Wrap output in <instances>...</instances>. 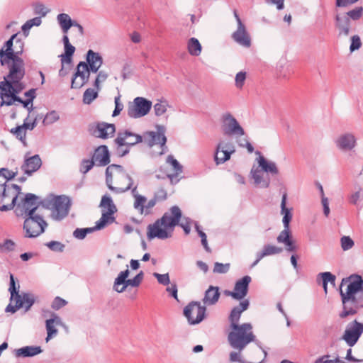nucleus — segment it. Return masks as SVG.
I'll return each instance as SVG.
<instances>
[{
  "mask_svg": "<svg viewBox=\"0 0 363 363\" xmlns=\"http://www.w3.org/2000/svg\"><path fill=\"white\" fill-rule=\"evenodd\" d=\"M95 165L104 167L110 162V155L108 147L106 145H101L96 149L93 157Z\"/></svg>",
  "mask_w": 363,
  "mask_h": 363,
  "instance_id": "nucleus-34",
  "label": "nucleus"
},
{
  "mask_svg": "<svg viewBox=\"0 0 363 363\" xmlns=\"http://www.w3.org/2000/svg\"><path fill=\"white\" fill-rule=\"evenodd\" d=\"M363 333V323L354 320L349 323L342 336L346 344L350 347H353L359 340Z\"/></svg>",
  "mask_w": 363,
  "mask_h": 363,
  "instance_id": "nucleus-17",
  "label": "nucleus"
},
{
  "mask_svg": "<svg viewBox=\"0 0 363 363\" xmlns=\"http://www.w3.org/2000/svg\"><path fill=\"white\" fill-rule=\"evenodd\" d=\"M85 62H80L77 66V71L74 74L71 82L72 89H80L88 82L91 72Z\"/></svg>",
  "mask_w": 363,
  "mask_h": 363,
  "instance_id": "nucleus-20",
  "label": "nucleus"
},
{
  "mask_svg": "<svg viewBox=\"0 0 363 363\" xmlns=\"http://www.w3.org/2000/svg\"><path fill=\"white\" fill-rule=\"evenodd\" d=\"M228 342L233 349L244 350L250 343L257 340L253 332V326L250 323L229 326Z\"/></svg>",
  "mask_w": 363,
  "mask_h": 363,
  "instance_id": "nucleus-3",
  "label": "nucleus"
},
{
  "mask_svg": "<svg viewBox=\"0 0 363 363\" xmlns=\"http://www.w3.org/2000/svg\"><path fill=\"white\" fill-rule=\"evenodd\" d=\"M41 165L42 160L38 155L29 156V153L27 152L24 156V162L21 165V169L25 174L31 176L40 168Z\"/></svg>",
  "mask_w": 363,
  "mask_h": 363,
  "instance_id": "nucleus-26",
  "label": "nucleus"
},
{
  "mask_svg": "<svg viewBox=\"0 0 363 363\" xmlns=\"http://www.w3.org/2000/svg\"><path fill=\"white\" fill-rule=\"evenodd\" d=\"M55 325H64L61 318L56 314L52 313V318L45 321V327L47 330L46 342H49L53 336L57 334V330Z\"/></svg>",
  "mask_w": 363,
  "mask_h": 363,
  "instance_id": "nucleus-35",
  "label": "nucleus"
},
{
  "mask_svg": "<svg viewBox=\"0 0 363 363\" xmlns=\"http://www.w3.org/2000/svg\"><path fill=\"white\" fill-rule=\"evenodd\" d=\"M43 352L40 346H25L15 350L17 357H31Z\"/></svg>",
  "mask_w": 363,
  "mask_h": 363,
  "instance_id": "nucleus-37",
  "label": "nucleus"
},
{
  "mask_svg": "<svg viewBox=\"0 0 363 363\" xmlns=\"http://www.w3.org/2000/svg\"><path fill=\"white\" fill-rule=\"evenodd\" d=\"M182 217V211L177 206H174L170 208L169 212H166L158 219L164 227H167L170 231H173V228L178 225Z\"/></svg>",
  "mask_w": 363,
  "mask_h": 363,
  "instance_id": "nucleus-24",
  "label": "nucleus"
},
{
  "mask_svg": "<svg viewBox=\"0 0 363 363\" xmlns=\"http://www.w3.org/2000/svg\"><path fill=\"white\" fill-rule=\"evenodd\" d=\"M106 183L113 192L122 194L131 189L133 179L122 166L111 164L106 169Z\"/></svg>",
  "mask_w": 363,
  "mask_h": 363,
  "instance_id": "nucleus-2",
  "label": "nucleus"
},
{
  "mask_svg": "<svg viewBox=\"0 0 363 363\" xmlns=\"http://www.w3.org/2000/svg\"><path fill=\"white\" fill-rule=\"evenodd\" d=\"M235 152V147L230 141H220L216 147L214 160L216 164H223L229 160L233 153Z\"/></svg>",
  "mask_w": 363,
  "mask_h": 363,
  "instance_id": "nucleus-19",
  "label": "nucleus"
},
{
  "mask_svg": "<svg viewBox=\"0 0 363 363\" xmlns=\"http://www.w3.org/2000/svg\"><path fill=\"white\" fill-rule=\"evenodd\" d=\"M97 89L88 88L85 90L83 94V103L84 104H90L96 99L99 96V91Z\"/></svg>",
  "mask_w": 363,
  "mask_h": 363,
  "instance_id": "nucleus-42",
  "label": "nucleus"
},
{
  "mask_svg": "<svg viewBox=\"0 0 363 363\" xmlns=\"http://www.w3.org/2000/svg\"><path fill=\"white\" fill-rule=\"evenodd\" d=\"M86 65L92 73H96L103 65V58L100 53L89 50L86 56Z\"/></svg>",
  "mask_w": 363,
  "mask_h": 363,
  "instance_id": "nucleus-33",
  "label": "nucleus"
},
{
  "mask_svg": "<svg viewBox=\"0 0 363 363\" xmlns=\"http://www.w3.org/2000/svg\"><path fill=\"white\" fill-rule=\"evenodd\" d=\"M67 304V301L59 296L54 298L51 307L54 310H59Z\"/></svg>",
  "mask_w": 363,
  "mask_h": 363,
  "instance_id": "nucleus-63",
  "label": "nucleus"
},
{
  "mask_svg": "<svg viewBox=\"0 0 363 363\" xmlns=\"http://www.w3.org/2000/svg\"><path fill=\"white\" fill-rule=\"evenodd\" d=\"M154 277H155L157 281L164 286H167L170 284L169 276L168 273L166 274H159L157 272L153 273Z\"/></svg>",
  "mask_w": 363,
  "mask_h": 363,
  "instance_id": "nucleus-59",
  "label": "nucleus"
},
{
  "mask_svg": "<svg viewBox=\"0 0 363 363\" xmlns=\"http://www.w3.org/2000/svg\"><path fill=\"white\" fill-rule=\"evenodd\" d=\"M10 133L18 139L24 146L27 145L26 140V131L22 128L21 125H18L17 127L11 129Z\"/></svg>",
  "mask_w": 363,
  "mask_h": 363,
  "instance_id": "nucleus-45",
  "label": "nucleus"
},
{
  "mask_svg": "<svg viewBox=\"0 0 363 363\" xmlns=\"http://www.w3.org/2000/svg\"><path fill=\"white\" fill-rule=\"evenodd\" d=\"M277 241L278 243L284 244L285 250L287 252H295L297 250V246L295 245V242L292 239L289 227H284V230H281L277 236Z\"/></svg>",
  "mask_w": 363,
  "mask_h": 363,
  "instance_id": "nucleus-31",
  "label": "nucleus"
},
{
  "mask_svg": "<svg viewBox=\"0 0 363 363\" xmlns=\"http://www.w3.org/2000/svg\"><path fill=\"white\" fill-rule=\"evenodd\" d=\"M19 285L16 286L14 277L12 274H10V284L9 291L11 294L10 302L13 303L15 298H19Z\"/></svg>",
  "mask_w": 363,
  "mask_h": 363,
  "instance_id": "nucleus-44",
  "label": "nucleus"
},
{
  "mask_svg": "<svg viewBox=\"0 0 363 363\" xmlns=\"http://www.w3.org/2000/svg\"><path fill=\"white\" fill-rule=\"evenodd\" d=\"M94 165H95V163L92 159L91 160H84L81 163L80 171L83 174H86L93 167Z\"/></svg>",
  "mask_w": 363,
  "mask_h": 363,
  "instance_id": "nucleus-62",
  "label": "nucleus"
},
{
  "mask_svg": "<svg viewBox=\"0 0 363 363\" xmlns=\"http://www.w3.org/2000/svg\"><path fill=\"white\" fill-rule=\"evenodd\" d=\"M49 10L42 4H37L34 6V13L44 17L47 15Z\"/></svg>",
  "mask_w": 363,
  "mask_h": 363,
  "instance_id": "nucleus-64",
  "label": "nucleus"
},
{
  "mask_svg": "<svg viewBox=\"0 0 363 363\" xmlns=\"http://www.w3.org/2000/svg\"><path fill=\"white\" fill-rule=\"evenodd\" d=\"M25 89V85L21 81L18 82H0L1 106H11L16 101H20L18 94Z\"/></svg>",
  "mask_w": 363,
  "mask_h": 363,
  "instance_id": "nucleus-7",
  "label": "nucleus"
},
{
  "mask_svg": "<svg viewBox=\"0 0 363 363\" xmlns=\"http://www.w3.org/2000/svg\"><path fill=\"white\" fill-rule=\"evenodd\" d=\"M18 34H13L9 40H8L4 46L6 48L4 55L6 60H13V58L19 57L23 50V42L17 38Z\"/></svg>",
  "mask_w": 363,
  "mask_h": 363,
  "instance_id": "nucleus-18",
  "label": "nucleus"
},
{
  "mask_svg": "<svg viewBox=\"0 0 363 363\" xmlns=\"http://www.w3.org/2000/svg\"><path fill=\"white\" fill-rule=\"evenodd\" d=\"M340 294L342 303L341 318L353 315L363 308V279L360 275L352 274L342 279Z\"/></svg>",
  "mask_w": 363,
  "mask_h": 363,
  "instance_id": "nucleus-1",
  "label": "nucleus"
},
{
  "mask_svg": "<svg viewBox=\"0 0 363 363\" xmlns=\"http://www.w3.org/2000/svg\"><path fill=\"white\" fill-rule=\"evenodd\" d=\"M147 199L144 196H138L135 198V202L133 204L134 208L138 210L140 214H143L145 211V205Z\"/></svg>",
  "mask_w": 363,
  "mask_h": 363,
  "instance_id": "nucleus-50",
  "label": "nucleus"
},
{
  "mask_svg": "<svg viewBox=\"0 0 363 363\" xmlns=\"http://www.w3.org/2000/svg\"><path fill=\"white\" fill-rule=\"evenodd\" d=\"M157 131H147L143 135V142L152 147L155 145H160L162 151L160 155L164 154L167 150L166 146L167 138L165 136L166 128L164 125H157L156 126Z\"/></svg>",
  "mask_w": 363,
  "mask_h": 363,
  "instance_id": "nucleus-12",
  "label": "nucleus"
},
{
  "mask_svg": "<svg viewBox=\"0 0 363 363\" xmlns=\"http://www.w3.org/2000/svg\"><path fill=\"white\" fill-rule=\"evenodd\" d=\"M335 28L339 36L347 37L349 35L351 28V20L344 13H337L335 15Z\"/></svg>",
  "mask_w": 363,
  "mask_h": 363,
  "instance_id": "nucleus-28",
  "label": "nucleus"
},
{
  "mask_svg": "<svg viewBox=\"0 0 363 363\" xmlns=\"http://www.w3.org/2000/svg\"><path fill=\"white\" fill-rule=\"evenodd\" d=\"M262 250L265 254V256L280 254L283 251V249L281 247L272 245H264Z\"/></svg>",
  "mask_w": 363,
  "mask_h": 363,
  "instance_id": "nucleus-49",
  "label": "nucleus"
},
{
  "mask_svg": "<svg viewBox=\"0 0 363 363\" xmlns=\"http://www.w3.org/2000/svg\"><path fill=\"white\" fill-rule=\"evenodd\" d=\"M341 247L344 251L350 250L354 245V241L349 236H343L340 239Z\"/></svg>",
  "mask_w": 363,
  "mask_h": 363,
  "instance_id": "nucleus-57",
  "label": "nucleus"
},
{
  "mask_svg": "<svg viewBox=\"0 0 363 363\" xmlns=\"http://www.w3.org/2000/svg\"><path fill=\"white\" fill-rule=\"evenodd\" d=\"M256 154L260 155V152L257 151ZM257 162L261 169L259 167L252 168L250 172L251 176L256 185L262 188H268L270 185V179L268 176L264 177L262 172L272 175H277L279 169L277 164L273 161L266 160L262 155H259L257 158Z\"/></svg>",
  "mask_w": 363,
  "mask_h": 363,
  "instance_id": "nucleus-5",
  "label": "nucleus"
},
{
  "mask_svg": "<svg viewBox=\"0 0 363 363\" xmlns=\"http://www.w3.org/2000/svg\"><path fill=\"white\" fill-rule=\"evenodd\" d=\"M169 106L167 101H158L154 105V111L157 116H161L166 113Z\"/></svg>",
  "mask_w": 363,
  "mask_h": 363,
  "instance_id": "nucleus-48",
  "label": "nucleus"
},
{
  "mask_svg": "<svg viewBox=\"0 0 363 363\" xmlns=\"http://www.w3.org/2000/svg\"><path fill=\"white\" fill-rule=\"evenodd\" d=\"M100 207L101 208V217L96 222L94 226L96 230L104 228L106 225L113 223L115 221L113 214L117 211L116 206L111 196L104 195L101 201Z\"/></svg>",
  "mask_w": 363,
  "mask_h": 363,
  "instance_id": "nucleus-8",
  "label": "nucleus"
},
{
  "mask_svg": "<svg viewBox=\"0 0 363 363\" xmlns=\"http://www.w3.org/2000/svg\"><path fill=\"white\" fill-rule=\"evenodd\" d=\"M116 132L114 124L105 122L98 123L93 130V135L97 138L106 139L111 138Z\"/></svg>",
  "mask_w": 363,
  "mask_h": 363,
  "instance_id": "nucleus-30",
  "label": "nucleus"
},
{
  "mask_svg": "<svg viewBox=\"0 0 363 363\" xmlns=\"http://www.w3.org/2000/svg\"><path fill=\"white\" fill-rule=\"evenodd\" d=\"M42 206L51 211L50 217L52 220L60 221L67 216L71 201L64 195L50 196L43 200Z\"/></svg>",
  "mask_w": 363,
  "mask_h": 363,
  "instance_id": "nucleus-4",
  "label": "nucleus"
},
{
  "mask_svg": "<svg viewBox=\"0 0 363 363\" xmlns=\"http://www.w3.org/2000/svg\"><path fill=\"white\" fill-rule=\"evenodd\" d=\"M336 146L342 151H350L357 145V139L352 133L341 135L335 141Z\"/></svg>",
  "mask_w": 363,
  "mask_h": 363,
  "instance_id": "nucleus-32",
  "label": "nucleus"
},
{
  "mask_svg": "<svg viewBox=\"0 0 363 363\" xmlns=\"http://www.w3.org/2000/svg\"><path fill=\"white\" fill-rule=\"evenodd\" d=\"M23 229L28 238H36L45 232L48 223L38 214L24 217Z\"/></svg>",
  "mask_w": 363,
  "mask_h": 363,
  "instance_id": "nucleus-11",
  "label": "nucleus"
},
{
  "mask_svg": "<svg viewBox=\"0 0 363 363\" xmlns=\"http://www.w3.org/2000/svg\"><path fill=\"white\" fill-rule=\"evenodd\" d=\"M362 46L361 39L359 35H355L351 38V44L350 46V52L359 50Z\"/></svg>",
  "mask_w": 363,
  "mask_h": 363,
  "instance_id": "nucleus-61",
  "label": "nucleus"
},
{
  "mask_svg": "<svg viewBox=\"0 0 363 363\" xmlns=\"http://www.w3.org/2000/svg\"><path fill=\"white\" fill-rule=\"evenodd\" d=\"M62 41L65 48V54L67 57H72L75 51V48L69 43V38L65 35L62 38Z\"/></svg>",
  "mask_w": 363,
  "mask_h": 363,
  "instance_id": "nucleus-51",
  "label": "nucleus"
},
{
  "mask_svg": "<svg viewBox=\"0 0 363 363\" xmlns=\"http://www.w3.org/2000/svg\"><path fill=\"white\" fill-rule=\"evenodd\" d=\"M57 21L65 35L72 26L77 24V21H72L68 14L64 13L57 15Z\"/></svg>",
  "mask_w": 363,
  "mask_h": 363,
  "instance_id": "nucleus-39",
  "label": "nucleus"
},
{
  "mask_svg": "<svg viewBox=\"0 0 363 363\" xmlns=\"http://www.w3.org/2000/svg\"><path fill=\"white\" fill-rule=\"evenodd\" d=\"M96 74H97V75L93 85L94 88L97 89L98 90H101V84L104 82L108 79V74L105 70H99Z\"/></svg>",
  "mask_w": 363,
  "mask_h": 363,
  "instance_id": "nucleus-46",
  "label": "nucleus"
},
{
  "mask_svg": "<svg viewBox=\"0 0 363 363\" xmlns=\"http://www.w3.org/2000/svg\"><path fill=\"white\" fill-rule=\"evenodd\" d=\"M206 310V306L200 302L192 301L184 308V315L190 325H196L205 318Z\"/></svg>",
  "mask_w": 363,
  "mask_h": 363,
  "instance_id": "nucleus-16",
  "label": "nucleus"
},
{
  "mask_svg": "<svg viewBox=\"0 0 363 363\" xmlns=\"http://www.w3.org/2000/svg\"><path fill=\"white\" fill-rule=\"evenodd\" d=\"M130 271L127 268L121 271L115 279L113 289L118 293H123L128 286L132 287L131 279H128Z\"/></svg>",
  "mask_w": 363,
  "mask_h": 363,
  "instance_id": "nucleus-27",
  "label": "nucleus"
},
{
  "mask_svg": "<svg viewBox=\"0 0 363 363\" xmlns=\"http://www.w3.org/2000/svg\"><path fill=\"white\" fill-rule=\"evenodd\" d=\"M1 65H7L9 73L4 77L3 82H18L21 81L25 75V67L23 60L19 57L13 60L1 59Z\"/></svg>",
  "mask_w": 363,
  "mask_h": 363,
  "instance_id": "nucleus-9",
  "label": "nucleus"
},
{
  "mask_svg": "<svg viewBox=\"0 0 363 363\" xmlns=\"http://www.w3.org/2000/svg\"><path fill=\"white\" fill-rule=\"evenodd\" d=\"M152 102L143 97H136L128 104L127 114L131 118H139L146 116L152 108Z\"/></svg>",
  "mask_w": 363,
  "mask_h": 363,
  "instance_id": "nucleus-15",
  "label": "nucleus"
},
{
  "mask_svg": "<svg viewBox=\"0 0 363 363\" xmlns=\"http://www.w3.org/2000/svg\"><path fill=\"white\" fill-rule=\"evenodd\" d=\"M233 15L237 23V28L232 33V39L239 45L243 48H250L251 46V36L247 31V27L242 21L236 10H234Z\"/></svg>",
  "mask_w": 363,
  "mask_h": 363,
  "instance_id": "nucleus-14",
  "label": "nucleus"
},
{
  "mask_svg": "<svg viewBox=\"0 0 363 363\" xmlns=\"http://www.w3.org/2000/svg\"><path fill=\"white\" fill-rule=\"evenodd\" d=\"M96 230L94 227L85 228H77L73 232V236L78 240H83L87 234L91 233Z\"/></svg>",
  "mask_w": 363,
  "mask_h": 363,
  "instance_id": "nucleus-47",
  "label": "nucleus"
},
{
  "mask_svg": "<svg viewBox=\"0 0 363 363\" xmlns=\"http://www.w3.org/2000/svg\"><path fill=\"white\" fill-rule=\"evenodd\" d=\"M230 266V264L229 263L223 264L215 262L213 272L216 274H225L229 271Z\"/></svg>",
  "mask_w": 363,
  "mask_h": 363,
  "instance_id": "nucleus-55",
  "label": "nucleus"
},
{
  "mask_svg": "<svg viewBox=\"0 0 363 363\" xmlns=\"http://www.w3.org/2000/svg\"><path fill=\"white\" fill-rule=\"evenodd\" d=\"M42 23L41 16L35 17L28 20L21 27V30L26 36L29 34V30L33 26H39Z\"/></svg>",
  "mask_w": 363,
  "mask_h": 363,
  "instance_id": "nucleus-41",
  "label": "nucleus"
},
{
  "mask_svg": "<svg viewBox=\"0 0 363 363\" xmlns=\"http://www.w3.org/2000/svg\"><path fill=\"white\" fill-rule=\"evenodd\" d=\"M220 297L219 288L211 286L206 291L204 297L202 300L204 305L212 306L216 304Z\"/></svg>",
  "mask_w": 363,
  "mask_h": 363,
  "instance_id": "nucleus-36",
  "label": "nucleus"
},
{
  "mask_svg": "<svg viewBox=\"0 0 363 363\" xmlns=\"http://www.w3.org/2000/svg\"><path fill=\"white\" fill-rule=\"evenodd\" d=\"M42 201L38 196L28 193L25 195L18 203H16L15 208V213L18 217H26L28 216L35 215V211L38 209L40 204L42 205Z\"/></svg>",
  "mask_w": 363,
  "mask_h": 363,
  "instance_id": "nucleus-10",
  "label": "nucleus"
},
{
  "mask_svg": "<svg viewBox=\"0 0 363 363\" xmlns=\"http://www.w3.org/2000/svg\"><path fill=\"white\" fill-rule=\"evenodd\" d=\"M251 277L248 275L243 277L236 281L233 291H225V294L235 300H244L243 298L247 294L249 284L251 282Z\"/></svg>",
  "mask_w": 363,
  "mask_h": 363,
  "instance_id": "nucleus-22",
  "label": "nucleus"
},
{
  "mask_svg": "<svg viewBox=\"0 0 363 363\" xmlns=\"http://www.w3.org/2000/svg\"><path fill=\"white\" fill-rule=\"evenodd\" d=\"M322 278L323 285H328V282L332 284H335V276L332 274L330 272H322L318 274Z\"/></svg>",
  "mask_w": 363,
  "mask_h": 363,
  "instance_id": "nucleus-58",
  "label": "nucleus"
},
{
  "mask_svg": "<svg viewBox=\"0 0 363 363\" xmlns=\"http://www.w3.org/2000/svg\"><path fill=\"white\" fill-rule=\"evenodd\" d=\"M250 301L247 299H244L240 303L233 307L229 314L228 320L230 323L229 326L238 325L242 313L248 309Z\"/></svg>",
  "mask_w": 363,
  "mask_h": 363,
  "instance_id": "nucleus-29",
  "label": "nucleus"
},
{
  "mask_svg": "<svg viewBox=\"0 0 363 363\" xmlns=\"http://www.w3.org/2000/svg\"><path fill=\"white\" fill-rule=\"evenodd\" d=\"M21 191V188L17 184L4 182L0 185V211H8L13 209Z\"/></svg>",
  "mask_w": 363,
  "mask_h": 363,
  "instance_id": "nucleus-6",
  "label": "nucleus"
},
{
  "mask_svg": "<svg viewBox=\"0 0 363 363\" xmlns=\"http://www.w3.org/2000/svg\"><path fill=\"white\" fill-rule=\"evenodd\" d=\"M167 162L171 164L174 172V174L169 175L168 177L172 179L174 177L179 175L183 172V167L179 162L174 158L172 155H169L167 157Z\"/></svg>",
  "mask_w": 363,
  "mask_h": 363,
  "instance_id": "nucleus-43",
  "label": "nucleus"
},
{
  "mask_svg": "<svg viewBox=\"0 0 363 363\" xmlns=\"http://www.w3.org/2000/svg\"><path fill=\"white\" fill-rule=\"evenodd\" d=\"M363 9L362 7H357L347 13H343L344 14H346L350 20L357 21L362 15Z\"/></svg>",
  "mask_w": 363,
  "mask_h": 363,
  "instance_id": "nucleus-56",
  "label": "nucleus"
},
{
  "mask_svg": "<svg viewBox=\"0 0 363 363\" xmlns=\"http://www.w3.org/2000/svg\"><path fill=\"white\" fill-rule=\"evenodd\" d=\"M0 172L1 176L6 179L5 182L6 183H9V181L13 179L17 174V172H13L6 168H1Z\"/></svg>",
  "mask_w": 363,
  "mask_h": 363,
  "instance_id": "nucleus-60",
  "label": "nucleus"
},
{
  "mask_svg": "<svg viewBox=\"0 0 363 363\" xmlns=\"http://www.w3.org/2000/svg\"><path fill=\"white\" fill-rule=\"evenodd\" d=\"M172 232L167 227H164L159 220L147 226V237L150 240L155 238L165 240L172 237Z\"/></svg>",
  "mask_w": 363,
  "mask_h": 363,
  "instance_id": "nucleus-23",
  "label": "nucleus"
},
{
  "mask_svg": "<svg viewBox=\"0 0 363 363\" xmlns=\"http://www.w3.org/2000/svg\"><path fill=\"white\" fill-rule=\"evenodd\" d=\"M35 303L34 295L30 293H23L19 294V298H15L13 303H10L6 306V312L14 313L21 308H24L26 311L30 310Z\"/></svg>",
  "mask_w": 363,
  "mask_h": 363,
  "instance_id": "nucleus-21",
  "label": "nucleus"
},
{
  "mask_svg": "<svg viewBox=\"0 0 363 363\" xmlns=\"http://www.w3.org/2000/svg\"><path fill=\"white\" fill-rule=\"evenodd\" d=\"M286 199H287V194L286 193H284L281 198V214L283 215L282 223H283L284 227L289 228L290 222L292 219V213H291L292 208H286Z\"/></svg>",
  "mask_w": 363,
  "mask_h": 363,
  "instance_id": "nucleus-38",
  "label": "nucleus"
},
{
  "mask_svg": "<svg viewBox=\"0 0 363 363\" xmlns=\"http://www.w3.org/2000/svg\"><path fill=\"white\" fill-rule=\"evenodd\" d=\"M246 72L243 71H240L236 74L235 78V85L236 88L239 89H242L246 80Z\"/></svg>",
  "mask_w": 363,
  "mask_h": 363,
  "instance_id": "nucleus-54",
  "label": "nucleus"
},
{
  "mask_svg": "<svg viewBox=\"0 0 363 363\" xmlns=\"http://www.w3.org/2000/svg\"><path fill=\"white\" fill-rule=\"evenodd\" d=\"M60 119V116L58 113L55 111H52L48 112L43 120V123L45 125H50L55 123Z\"/></svg>",
  "mask_w": 363,
  "mask_h": 363,
  "instance_id": "nucleus-52",
  "label": "nucleus"
},
{
  "mask_svg": "<svg viewBox=\"0 0 363 363\" xmlns=\"http://www.w3.org/2000/svg\"><path fill=\"white\" fill-rule=\"evenodd\" d=\"M187 49L192 56H199L201 52V45L196 38H191L187 43Z\"/></svg>",
  "mask_w": 363,
  "mask_h": 363,
  "instance_id": "nucleus-40",
  "label": "nucleus"
},
{
  "mask_svg": "<svg viewBox=\"0 0 363 363\" xmlns=\"http://www.w3.org/2000/svg\"><path fill=\"white\" fill-rule=\"evenodd\" d=\"M220 120L221 129L224 135L240 137L245 135L243 128L230 112L223 113Z\"/></svg>",
  "mask_w": 363,
  "mask_h": 363,
  "instance_id": "nucleus-13",
  "label": "nucleus"
},
{
  "mask_svg": "<svg viewBox=\"0 0 363 363\" xmlns=\"http://www.w3.org/2000/svg\"><path fill=\"white\" fill-rule=\"evenodd\" d=\"M45 246H47L50 250L58 252H63L65 247V245L59 241H50L46 242Z\"/></svg>",
  "mask_w": 363,
  "mask_h": 363,
  "instance_id": "nucleus-53",
  "label": "nucleus"
},
{
  "mask_svg": "<svg viewBox=\"0 0 363 363\" xmlns=\"http://www.w3.org/2000/svg\"><path fill=\"white\" fill-rule=\"evenodd\" d=\"M115 143L119 145H127V147L133 146L143 142V135L134 133L130 130L119 132Z\"/></svg>",
  "mask_w": 363,
  "mask_h": 363,
  "instance_id": "nucleus-25",
  "label": "nucleus"
}]
</instances>
